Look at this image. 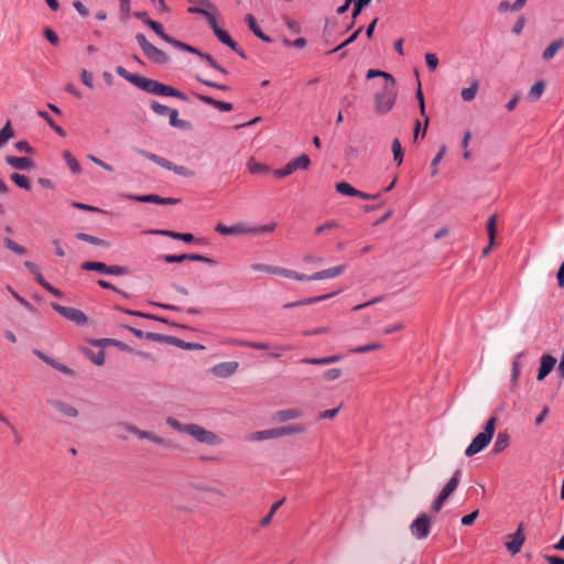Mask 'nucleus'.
Here are the masks:
<instances>
[{
  "label": "nucleus",
  "mask_w": 564,
  "mask_h": 564,
  "mask_svg": "<svg viewBox=\"0 0 564 564\" xmlns=\"http://www.w3.org/2000/svg\"><path fill=\"white\" fill-rule=\"evenodd\" d=\"M275 229V224L270 223L267 225L248 226L242 223H237L231 226H227L223 223H218L215 226V230L220 235H252L258 236L265 232H272Z\"/></svg>",
  "instance_id": "obj_1"
},
{
  "label": "nucleus",
  "mask_w": 564,
  "mask_h": 564,
  "mask_svg": "<svg viewBox=\"0 0 564 564\" xmlns=\"http://www.w3.org/2000/svg\"><path fill=\"white\" fill-rule=\"evenodd\" d=\"M496 421L495 416L487 420L484 431L478 433L466 447L465 455L467 457H473L474 455L482 452L489 445L496 431Z\"/></svg>",
  "instance_id": "obj_2"
},
{
  "label": "nucleus",
  "mask_w": 564,
  "mask_h": 564,
  "mask_svg": "<svg viewBox=\"0 0 564 564\" xmlns=\"http://www.w3.org/2000/svg\"><path fill=\"white\" fill-rule=\"evenodd\" d=\"M398 96L397 83H384L375 94L376 111L379 115L388 113L394 106Z\"/></svg>",
  "instance_id": "obj_3"
},
{
  "label": "nucleus",
  "mask_w": 564,
  "mask_h": 564,
  "mask_svg": "<svg viewBox=\"0 0 564 564\" xmlns=\"http://www.w3.org/2000/svg\"><path fill=\"white\" fill-rule=\"evenodd\" d=\"M135 40L142 50L144 56L156 65H166L170 62L169 56L162 50L150 43L143 33H137Z\"/></svg>",
  "instance_id": "obj_4"
},
{
  "label": "nucleus",
  "mask_w": 564,
  "mask_h": 564,
  "mask_svg": "<svg viewBox=\"0 0 564 564\" xmlns=\"http://www.w3.org/2000/svg\"><path fill=\"white\" fill-rule=\"evenodd\" d=\"M462 470L456 469L445 486L440 491L432 505V510L437 512L442 509L444 501L456 490L460 481Z\"/></svg>",
  "instance_id": "obj_5"
},
{
  "label": "nucleus",
  "mask_w": 564,
  "mask_h": 564,
  "mask_svg": "<svg viewBox=\"0 0 564 564\" xmlns=\"http://www.w3.org/2000/svg\"><path fill=\"white\" fill-rule=\"evenodd\" d=\"M82 269L85 271H95L106 275H124L129 272V269L123 265H109L98 261H86L82 263Z\"/></svg>",
  "instance_id": "obj_6"
},
{
  "label": "nucleus",
  "mask_w": 564,
  "mask_h": 564,
  "mask_svg": "<svg viewBox=\"0 0 564 564\" xmlns=\"http://www.w3.org/2000/svg\"><path fill=\"white\" fill-rule=\"evenodd\" d=\"M187 434L202 444L215 446L219 445L221 442L220 437L217 434L195 423H189Z\"/></svg>",
  "instance_id": "obj_7"
},
{
  "label": "nucleus",
  "mask_w": 564,
  "mask_h": 564,
  "mask_svg": "<svg viewBox=\"0 0 564 564\" xmlns=\"http://www.w3.org/2000/svg\"><path fill=\"white\" fill-rule=\"evenodd\" d=\"M51 306L52 308L58 313L59 315H62L64 318H66L67 321H70L73 323H75L76 325L78 326H84L85 324H87L88 322V317L87 315L78 310V308H75V307H68V306H63L58 303H55V302H52L51 303Z\"/></svg>",
  "instance_id": "obj_8"
},
{
  "label": "nucleus",
  "mask_w": 564,
  "mask_h": 564,
  "mask_svg": "<svg viewBox=\"0 0 564 564\" xmlns=\"http://www.w3.org/2000/svg\"><path fill=\"white\" fill-rule=\"evenodd\" d=\"M311 164V160L307 154L302 153L297 158L289 161L282 169L273 171L274 176L283 178L292 174L295 170H306Z\"/></svg>",
  "instance_id": "obj_9"
},
{
  "label": "nucleus",
  "mask_w": 564,
  "mask_h": 564,
  "mask_svg": "<svg viewBox=\"0 0 564 564\" xmlns=\"http://www.w3.org/2000/svg\"><path fill=\"white\" fill-rule=\"evenodd\" d=\"M411 535L416 540H424L431 532V518L421 513L410 525Z\"/></svg>",
  "instance_id": "obj_10"
},
{
  "label": "nucleus",
  "mask_w": 564,
  "mask_h": 564,
  "mask_svg": "<svg viewBox=\"0 0 564 564\" xmlns=\"http://www.w3.org/2000/svg\"><path fill=\"white\" fill-rule=\"evenodd\" d=\"M151 94L155 95V96H162V97H175L183 101L189 100L188 96L185 93L176 89L175 87H173L171 85L161 83L159 80L154 82L153 89H152Z\"/></svg>",
  "instance_id": "obj_11"
},
{
  "label": "nucleus",
  "mask_w": 564,
  "mask_h": 564,
  "mask_svg": "<svg viewBox=\"0 0 564 564\" xmlns=\"http://www.w3.org/2000/svg\"><path fill=\"white\" fill-rule=\"evenodd\" d=\"M152 337H153V339H158V343L173 345V346H176L184 350H204L205 349L204 345H202V344L185 341L183 339H180V338H177L175 336H171V335L152 336Z\"/></svg>",
  "instance_id": "obj_12"
},
{
  "label": "nucleus",
  "mask_w": 564,
  "mask_h": 564,
  "mask_svg": "<svg viewBox=\"0 0 564 564\" xmlns=\"http://www.w3.org/2000/svg\"><path fill=\"white\" fill-rule=\"evenodd\" d=\"M508 541H506L505 546L508 552L512 555L518 554L521 551V547L525 541V536L523 533V523L521 522L516 532L507 535Z\"/></svg>",
  "instance_id": "obj_13"
},
{
  "label": "nucleus",
  "mask_w": 564,
  "mask_h": 564,
  "mask_svg": "<svg viewBox=\"0 0 564 564\" xmlns=\"http://www.w3.org/2000/svg\"><path fill=\"white\" fill-rule=\"evenodd\" d=\"M215 36L221 44L228 46L239 57H241L243 59L247 58V54H246L245 50L236 41L232 40V37L230 36V34L227 31H225L224 29L217 30L215 33Z\"/></svg>",
  "instance_id": "obj_14"
},
{
  "label": "nucleus",
  "mask_w": 564,
  "mask_h": 564,
  "mask_svg": "<svg viewBox=\"0 0 564 564\" xmlns=\"http://www.w3.org/2000/svg\"><path fill=\"white\" fill-rule=\"evenodd\" d=\"M340 292H341V290L339 289V290L333 291V292L327 293V294H323V295H318V296L305 297V299H302V300H299V301H295V302L285 303L283 305V308H293V307H297V306H304V305H310V304L318 303V302L332 299V297L338 295Z\"/></svg>",
  "instance_id": "obj_15"
},
{
  "label": "nucleus",
  "mask_w": 564,
  "mask_h": 564,
  "mask_svg": "<svg viewBox=\"0 0 564 564\" xmlns=\"http://www.w3.org/2000/svg\"><path fill=\"white\" fill-rule=\"evenodd\" d=\"M556 361H557L556 358L553 357L552 355H549V354L543 355L540 360V367L538 370L536 380L538 381L544 380L554 369Z\"/></svg>",
  "instance_id": "obj_16"
},
{
  "label": "nucleus",
  "mask_w": 564,
  "mask_h": 564,
  "mask_svg": "<svg viewBox=\"0 0 564 564\" xmlns=\"http://www.w3.org/2000/svg\"><path fill=\"white\" fill-rule=\"evenodd\" d=\"M245 21L249 28V30L253 33V35L256 37H258L260 41L264 42V43H272L273 42V39L269 35H267L262 30L261 28L258 25V22L254 18L253 14L251 13H248L246 17H245Z\"/></svg>",
  "instance_id": "obj_17"
},
{
  "label": "nucleus",
  "mask_w": 564,
  "mask_h": 564,
  "mask_svg": "<svg viewBox=\"0 0 564 564\" xmlns=\"http://www.w3.org/2000/svg\"><path fill=\"white\" fill-rule=\"evenodd\" d=\"M238 366L237 361H221L213 367V372L219 378H228L236 372Z\"/></svg>",
  "instance_id": "obj_18"
},
{
  "label": "nucleus",
  "mask_w": 564,
  "mask_h": 564,
  "mask_svg": "<svg viewBox=\"0 0 564 564\" xmlns=\"http://www.w3.org/2000/svg\"><path fill=\"white\" fill-rule=\"evenodd\" d=\"M93 344L97 347H100L102 349H105L106 347L108 346H112V347H117L118 349H120L121 351H126V352H134V350L126 343L119 340V339H116V338H100V339H95L93 341Z\"/></svg>",
  "instance_id": "obj_19"
},
{
  "label": "nucleus",
  "mask_w": 564,
  "mask_h": 564,
  "mask_svg": "<svg viewBox=\"0 0 564 564\" xmlns=\"http://www.w3.org/2000/svg\"><path fill=\"white\" fill-rule=\"evenodd\" d=\"M128 430L141 440H148L154 444L162 445V446L170 445V442L167 440L156 436L152 432L142 431L135 426H129Z\"/></svg>",
  "instance_id": "obj_20"
},
{
  "label": "nucleus",
  "mask_w": 564,
  "mask_h": 564,
  "mask_svg": "<svg viewBox=\"0 0 564 564\" xmlns=\"http://www.w3.org/2000/svg\"><path fill=\"white\" fill-rule=\"evenodd\" d=\"M195 97L198 100H200L203 104L210 105V106L215 107L216 109H218L219 111L228 112V111L232 110V108H234L231 102L217 100L207 95L195 94Z\"/></svg>",
  "instance_id": "obj_21"
},
{
  "label": "nucleus",
  "mask_w": 564,
  "mask_h": 564,
  "mask_svg": "<svg viewBox=\"0 0 564 564\" xmlns=\"http://www.w3.org/2000/svg\"><path fill=\"white\" fill-rule=\"evenodd\" d=\"M210 9H204L199 7H189L187 9V12L191 14H199L204 17L209 25V28L213 30L214 34L217 30H220L221 28L218 26L215 15L209 11Z\"/></svg>",
  "instance_id": "obj_22"
},
{
  "label": "nucleus",
  "mask_w": 564,
  "mask_h": 564,
  "mask_svg": "<svg viewBox=\"0 0 564 564\" xmlns=\"http://www.w3.org/2000/svg\"><path fill=\"white\" fill-rule=\"evenodd\" d=\"M346 270L345 264L335 265L328 269H324L312 274L313 281L333 279L340 275Z\"/></svg>",
  "instance_id": "obj_23"
},
{
  "label": "nucleus",
  "mask_w": 564,
  "mask_h": 564,
  "mask_svg": "<svg viewBox=\"0 0 564 564\" xmlns=\"http://www.w3.org/2000/svg\"><path fill=\"white\" fill-rule=\"evenodd\" d=\"M138 152L139 154H141L142 156H144L145 159L155 163L156 165L161 166L164 170L172 171V167L174 166V164L170 160L160 156L155 153L149 152L147 150H138Z\"/></svg>",
  "instance_id": "obj_24"
},
{
  "label": "nucleus",
  "mask_w": 564,
  "mask_h": 564,
  "mask_svg": "<svg viewBox=\"0 0 564 564\" xmlns=\"http://www.w3.org/2000/svg\"><path fill=\"white\" fill-rule=\"evenodd\" d=\"M147 25L161 39L163 40L165 43L170 44L171 46L174 47L175 43H176V39H174L173 36L169 35L167 33L164 32V29H163V25L158 22V21H154V20H149V22H147Z\"/></svg>",
  "instance_id": "obj_25"
},
{
  "label": "nucleus",
  "mask_w": 564,
  "mask_h": 564,
  "mask_svg": "<svg viewBox=\"0 0 564 564\" xmlns=\"http://www.w3.org/2000/svg\"><path fill=\"white\" fill-rule=\"evenodd\" d=\"M6 162L13 169L20 171L30 170L33 166L32 160L25 156L18 158L13 155H8L6 156Z\"/></svg>",
  "instance_id": "obj_26"
},
{
  "label": "nucleus",
  "mask_w": 564,
  "mask_h": 564,
  "mask_svg": "<svg viewBox=\"0 0 564 564\" xmlns=\"http://www.w3.org/2000/svg\"><path fill=\"white\" fill-rule=\"evenodd\" d=\"M167 116L170 118V126L173 128L188 130L192 127L189 121L178 118V111L175 108H171Z\"/></svg>",
  "instance_id": "obj_27"
},
{
  "label": "nucleus",
  "mask_w": 564,
  "mask_h": 564,
  "mask_svg": "<svg viewBox=\"0 0 564 564\" xmlns=\"http://www.w3.org/2000/svg\"><path fill=\"white\" fill-rule=\"evenodd\" d=\"M564 46V39H556L552 41L543 51L542 58L545 61L552 59L555 54Z\"/></svg>",
  "instance_id": "obj_28"
},
{
  "label": "nucleus",
  "mask_w": 564,
  "mask_h": 564,
  "mask_svg": "<svg viewBox=\"0 0 564 564\" xmlns=\"http://www.w3.org/2000/svg\"><path fill=\"white\" fill-rule=\"evenodd\" d=\"M230 343L234 345H237L239 347H247L252 348L257 350H267L271 348V345L265 341H251V340H245V339H234Z\"/></svg>",
  "instance_id": "obj_29"
},
{
  "label": "nucleus",
  "mask_w": 564,
  "mask_h": 564,
  "mask_svg": "<svg viewBox=\"0 0 564 564\" xmlns=\"http://www.w3.org/2000/svg\"><path fill=\"white\" fill-rule=\"evenodd\" d=\"M37 358L46 361L47 364L53 366L55 369L59 370L61 372H63L65 375H68V376L74 375V371L69 367L56 361L55 359L50 358L48 356H46L45 354H43L40 350H37Z\"/></svg>",
  "instance_id": "obj_30"
},
{
  "label": "nucleus",
  "mask_w": 564,
  "mask_h": 564,
  "mask_svg": "<svg viewBox=\"0 0 564 564\" xmlns=\"http://www.w3.org/2000/svg\"><path fill=\"white\" fill-rule=\"evenodd\" d=\"M132 79L134 82L133 86H135L137 88H139L142 91H145L149 94L152 93L153 84H154L155 79H151V78L141 76L139 74L137 75V77H133Z\"/></svg>",
  "instance_id": "obj_31"
},
{
  "label": "nucleus",
  "mask_w": 564,
  "mask_h": 564,
  "mask_svg": "<svg viewBox=\"0 0 564 564\" xmlns=\"http://www.w3.org/2000/svg\"><path fill=\"white\" fill-rule=\"evenodd\" d=\"M509 446V436L506 432H499L492 446L495 454L501 453Z\"/></svg>",
  "instance_id": "obj_32"
},
{
  "label": "nucleus",
  "mask_w": 564,
  "mask_h": 564,
  "mask_svg": "<svg viewBox=\"0 0 564 564\" xmlns=\"http://www.w3.org/2000/svg\"><path fill=\"white\" fill-rule=\"evenodd\" d=\"M302 412L297 409L280 410L275 413V419L280 422H286L300 417Z\"/></svg>",
  "instance_id": "obj_33"
},
{
  "label": "nucleus",
  "mask_w": 564,
  "mask_h": 564,
  "mask_svg": "<svg viewBox=\"0 0 564 564\" xmlns=\"http://www.w3.org/2000/svg\"><path fill=\"white\" fill-rule=\"evenodd\" d=\"M37 117L43 118L58 135L66 137V131L52 119L47 111L37 110Z\"/></svg>",
  "instance_id": "obj_34"
},
{
  "label": "nucleus",
  "mask_w": 564,
  "mask_h": 564,
  "mask_svg": "<svg viewBox=\"0 0 564 564\" xmlns=\"http://www.w3.org/2000/svg\"><path fill=\"white\" fill-rule=\"evenodd\" d=\"M544 89H545L544 80L540 79V80L535 82L528 93V99L530 101H536L538 99L541 98L542 94L544 93Z\"/></svg>",
  "instance_id": "obj_35"
},
{
  "label": "nucleus",
  "mask_w": 564,
  "mask_h": 564,
  "mask_svg": "<svg viewBox=\"0 0 564 564\" xmlns=\"http://www.w3.org/2000/svg\"><path fill=\"white\" fill-rule=\"evenodd\" d=\"M335 189L340 195L350 197H356L358 192L357 188H355L351 184L345 181L336 183Z\"/></svg>",
  "instance_id": "obj_36"
},
{
  "label": "nucleus",
  "mask_w": 564,
  "mask_h": 564,
  "mask_svg": "<svg viewBox=\"0 0 564 564\" xmlns=\"http://www.w3.org/2000/svg\"><path fill=\"white\" fill-rule=\"evenodd\" d=\"M37 284H40L42 288H44L47 292H50L53 296L57 297V299H63L64 297V293L53 286L51 283H48L44 276L37 272Z\"/></svg>",
  "instance_id": "obj_37"
},
{
  "label": "nucleus",
  "mask_w": 564,
  "mask_h": 564,
  "mask_svg": "<svg viewBox=\"0 0 564 564\" xmlns=\"http://www.w3.org/2000/svg\"><path fill=\"white\" fill-rule=\"evenodd\" d=\"M76 238L78 240L88 242V243L94 245V246H101V247H108L109 246V243L106 240L100 239V238H98L96 236L86 234V232H77L76 234Z\"/></svg>",
  "instance_id": "obj_38"
},
{
  "label": "nucleus",
  "mask_w": 564,
  "mask_h": 564,
  "mask_svg": "<svg viewBox=\"0 0 564 564\" xmlns=\"http://www.w3.org/2000/svg\"><path fill=\"white\" fill-rule=\"evenodd\" d=\"M279 275L288 278V279H293L296 281H313V279H311L312 275H306V274L300 273L297 271H293V270L284 269V268H280Z\"/></svg>",
  "instance_id": "obj_39"
},
{
  "label": "nucleus",
  "mask_w": 564,
  "mask_h": 564,
  "mask_svg": "<svg viewBox=\"0 0 564 564\" xmlns=\"http://www.w3.org/2000/svg\"><path fill=\"white\" fill-rule=\"evenodd\" d=\"M479 82L474 79L467 88L462 89L460 96L464 101H471L478 91Z\"/></svg>",
  "instance_id": "obj_40"
},
{
  "label": "nucleus",
  "mask_w": 564,
  "mask_h": 564,
  "mask_svg": "<svg viewBox=\"0 0 564 564\" xmlns=\"http://www.w3.org/2000/svg\"><path fill=\"white\" fill-rule=\"evenodd\" d=\"M123 327L126 329H128L131 334H133L137 338H147L148 340H151V341H158V339H153L152 336H163V334L153 333V332H143L139 328H135V327H132L129 325H123Z\"/></svg>",
  "instance_id": "obj_41"
},
{
  "label": "nucleus",
  "mask_w": 564,
  "mask_h": 564,
  "mask_svg": "<svg viewBox=\"0 0 564 564\" xmlns=\"http://www.w3.org/2000/svg\"><path fill=\"white\" fill-rule=\"evenodd\" d=\"M391 150L393 154V161L397 163L398 166H400L403 162L404 151L398 138H394V140L392 141Z\"/></svg>",
  "instance_id": "obj_42"
},
{
  "label": "nucleus",
  "mask_w": 564,
  "mask_h": 564,
  "mask_svg": "<svg viewBox=\"0 0 564 564\" xmlns=\"http://www.w3.org/2000/svg\"><path fill=\"white\" fill-rule=\"evenodd\" d=\"M63 158L73 174H79L82 172V167L78 161L73 156V154L68 150L63 152Z\"/></svg>",
  "instance_id": "obj_43"
},
{
  "label": "nucleus",
  "mask_w": 564,
  "mask_h": 564,
  "mask_svg": "<svg viewBox=\"0 0 564 564\" xmlns=\"http://www.w3.org/2000/svg\"><path fill=\"white\" fill-rule=\"evenodd\" d=\"M126 197L128 199L139 202V203L159 204V195L158 194H145V195L129 194Z\"/></svg>",
  "instance_id": "obj_44"
},
{
  "label": "nucleus",
  "mask_w": 564,
  "mask_h": 564,
  "mask_svg": "<svg viewBox=\"0 0 564 564\" xmlns=\"http://www.w3.org/2000/svg\"><path fill=\"white\" fill-rule=\"evenodd\" d=\"M279 436L291 435V434H300L305 431V426L303 424H290L285 426H280Z\"/></svg>",
  "instance_id": "obj_45"
},
{
  "label": "nucleus",
  "mask_w": 564,
  "mask_h": 564,
  "mask_svg": "<svg viewBox=\"0 0 564 564\" xmlns=\"http://www.w3.org/2000/svg\"><path fill=\"white\" fill-rule=\"evenodd\" d=\"M174 47L180 50V51H183V52L196 55V56H198L200 58H202V55L205 54V52H202L199 48H197L195 46H192V45H189L187 43H184V42H182L180 40L176 41Z\"/></svg>",
  "instance_id": "obj_46"
},
{
  "label": "nucleus",
  "mask_w": 564,
  "mask_h": 564,
  "mask_svg": "<svg viewBox=\"0 0 564 564\" xmlns=\"http://www.w3.org/2000/svg\"><path fill=\"white\" fill-rule=\"evenodd\" d=\"M276 437H280L278 427L258 431L254 433V440H257V441H264V440L276 438Z\"/></svg>",
  "instance_id": "obj_47"
},
{
  "label": "nucleus",
  "mask_w": 564,
  "mask_h": 564,
  "mask_svg": "<svg viewBox=\"0 0 564 564\" xmlns=\"http://www.w3.org/2000/svg\"><path fill=\"white\" fill-rule=\"evenodd\" d=\"M3 245L6 248H8L9 250H11L12 252H14L19 256H25L28 253L26 249L23 246H20L19 243H17L15 241H13L10 238H4Z\"/></svg>",
  "instance_id": "obj_48"
},
{
  "label": "nucleus",
  "mask_w": 564,
  "mask_h": 564,
  "mask_svg": "<svg viewBox=\"0 0 564 564\" xmlns=\"http://www.w3.org/2000/svg\"><path fill=\"white\" fill-rule=\"evenodd\" d=\"M375 77H382V78H384V83H391V82L395 80L394 77L391 74H389V73H387L384 70L369 69L367 72V74H366V78L367 79H372Z\"/></svg>",
  "instance_id": "obj_49"
},
{
  "label": "nucleus",
  "mask_w": 564,
  "mask_h": 564,
  "mask_svg": "<svg viewBox=\"0 0 564 564\" xmlns=\"http://www.w3.org/2000/svg\"><path fill=\"white\" fill-rule=\"evenodd\" d=\"M251 270L256 272H264V273H271V274H278L280 272V267L263 264V263H253L251 264Z\"/></svg>",
  "instance_id": "obj_50"
},
{
  "label": "nucleus",
  "mask_w": 564,
  "mask_h": 564,
  "mask_svg": "<svg viewBox=\"0 0 564 564\" xmlns=\"http://www.w3.org/2000/svg\"><path fill=\"white\" fill-rule=\"evenodd\" d=\"M57 410L63 413L66 416L75 417L78 415V411L76 408H74L70 404L64 403V402H57L56 403Z\"/></svg>",
  "instance_id": "obj_51"
},
{
  "label": "nucleus",
  "mask_w": 564,
  "mask_h": 564,
  "mask_svg": "<svg viewBox=\"0 0 564 564\" xmlns=\"http://www.w3.org/2000/svg\"><path fill=\"white\" fill-rule=\"evenodd\" d=\"M195 79L197 82H199L200 84H203V85H205L207 87H210V88L219 89V90H223V91L229 90V86L224 85V84H219V83H216V82H213V80H209V79H205V78H203L199 75H195Z\"/></svg>",
  "instance_id": "obj_52"
},
{
  "label": "nucleus",
  "mask_w": 564,
  "mask_h": 564,
  "mask_svg": "<svg viewBox=\"0 0 564 564\" xmlns=\"http://www.w3.org/2000/svg\"><path fill=\"white\" fill-rule=\"evenodd\" d=\"M166 263H180L189 259V253L182 254H162L160 257Z\"/></svg>",
  "instance_id": "obj_53"
},
{
  "label": "nucleus",
  "mask_w": 564,
  "mask_h": 564,
  "mask_svg": "<svg viewBox=\"0 0 564 564\" xmlns=\"http://www.w3.org/2000/svg\"><path fill=\"white\" fill-rule=\"evenodd\" d=\"M445 151H446V147L442 145L440 148L438 152L436 153V155L433 158V160L431 162V176H435L437 174V165L441 162V160L443 159Z\"/></svg>",
  "instance_id": "obj_54"
},
{
  "label": "nucleus",
  "mask_w": 564,
  "mask_h": 564,
  "mask_svg": "<svg viewBox=\"0 0 564 564\" xmlns=\"http://www.w3.org/2000/svg\"><path fill=\"white\" fill-rule=\"evenodd\" d=\"M11 138H13V130L10 122L0 130V148H2Z\"/></svg>",
  "instance_id": "obj_55"
},
{
  "label": "nucleus",
  "mask_w": 564,
  "mask_h": 564,
  "mask_svg": "<svg viewBox=\"0 0 564 564\" xmlns=\"http://www.w3.org/2000/svg\"><path fill=\"white\" fill-rule=\"evenodd\" d=\"M166 423L175 431L177 432H184L187 434L189 424H183L177 419L173 416H169L166 419Z\"/></svg>",
  "instance_id": "obj_56"
},
{
  "label": "nucleus",
  "mask_w": 564,
  "mask_h": 564,
  "mask_svg": "<svg viewBox=\"0 0 564 564\" xmlns=\"http://www.w3.org/2000/svg\"><path fill=\"white\" fill-rule=\"evenodd\" d=\"M381 347H382L381 343H371V344H367V345H364V346L355 347V348L350 349V352H352V354H365V352H369V351L379 349Z\"/></svg>",
  "instance_id": "obj_57"
},
{
  "label": "nucleus",
  "mask_w": 564,
  "mask_h": 564,
  "mask_svg": "<svg viewBox=\"0 0 564 564\" xmlns=\"http://www.w3.org/2000/svg\"><path fill=\"white\" fill-rule=\"evenodd\" d=\"M188 261L202 262L210 267H215L217 264L213 258L199 253H189Z\"/></svg>",
  "instance_id": "obj_58"
},
{
  "label": "nucleus",
  "mask_w": 564,
  "mask_h": 564,
  "mask_svg": "<svg viewBox=\"0 0 564 564\" xmlns=\"http://www.w3.org/2000/svg\"><path fill=\"white\" fill-rule=\"evenodd\" d=\"M87 355L90 361L95 365L102 366L105 364V351L102 348H100L97 352L90 350L87 352Z\"/></svg>",
  "instance_id": "obj_59"
},
{
  "label": "nucleus",
  "mask_w": 564,
  "mask_h": 564,
  "mask_svg": "<svg viewBox=\"0 0 564 564\" xmlns=\"http://www.w3.org/2000/svg\"><path fill=\"white\" fill-rule=\"evenodd\" d=\"M524 356V351L519 352L513 362H512V371H511V382L516 383L518 381L519 375H520V364L519 359Z\"/></svg>",
  "instance_id": "obj_60"
},
{
  "label": "nucleus",
  "mask_w": 564,
  "mask_h": 564,
  "mask_svg": "<svg viewBox=\"0 0 564 564\" xmlns=\"http://www.w3.org/2000/svg\"><path fill=\"white\" fill-rule=\"evenodd\" d=\"M12 182H14L19 187L30 189V181L25 175L13 173L11 175Z\"/></svg>",
  "instance_id": "obj_61"
},
{
  "label": "nucleus",
  "mask_w": 564,
  "mask_h": 564,
  "mask_svg": "<svg viewBox=\"0 0 564 564\" xmlns=\"http://www.w3.org/2000/svg\"><path fill=\"white\" fill-rule=\"evenodd\" d=\"M150 108L153 112H155L159 116H166L171 109L170 107L162 105L156 100H151Z\"/></svg>",
  "instance_id": "obj_62"
},
{
  "label": "nucleus",
  "mask_w": 564,
  "mask_h": 564,
  "mask_svg": "<svg viewBox=\"0 0 564 564\" xmlns=\"http://www.w3.org/2000/svg\"><path fill=\"white\" fill-rule=\"evenodd\" d=\"M425 63H426L427 68L431 72H434L437 68L440 61H438V57L436 56V54L426 53L425 54Z\"/></svg>",
  "instance_id": "obj_63"
},
{
  "label": "nucleus",
  "mask_w": 564,
  "mask_h": 564,
  "mask_svg": "<svg viewBox=\"0 0 564 564\" xmlns=\"http://www.w3.org/2000/svg\"><path fill=\"white\" fill-rule=\"evenodd\" d=\"M177 240L183 241L185 243H200L202 242L200 238H196L191 232H178Z\"/></svg>",
  "instance_id": "obj_64"
}]
</instances>
